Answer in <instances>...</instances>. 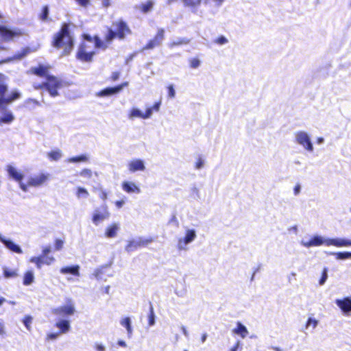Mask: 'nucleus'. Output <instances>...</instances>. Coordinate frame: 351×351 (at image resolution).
<instances>
[{
  "instance_id": "nucleus-1",
  "label": "nucleus",
  "mask_w": 351,
  "mask_h": 351,
  "mask_svg": "<svg viewBox=\"0 0 351 351\" xmlns=\"http://www.w3.org/2000/svg\"><path fill=\"white\" fill-rule=\"evenodd\" d=\"M106 29V33L104 35V40H101L100 37L95 38L97 45L103 47L108 48L114 40H124L132 34V30L130 25L122 18L113 21L111 27L107 26Z\"/></svg>"
},
{
  "instance_id": "nucleus-2",
  "label": "nucleus",
  "mask_w": 351,
  "mask_h": 351,
  "mask_svg": "<svg viewBox=\"0 0 351 351\" xmlns=\"http://www.w3.org/2000/svg\"><path fill=\"white\" fill-rule=\"evenodd\" d=\"M96 37L98 35L92 36L88 34L84 33L81 35V41L77 45L75 53V58L82 62H91L93 60L97 51L95 49L106 50V47H100L97 45Z\"/></svg>"
},
{
  "instance_id": "nucleus-3",
  "label": "nucleus",
  "mask_w": 351,
  "mask_h": 351,
  "mask_svg": "<svg viewBox=\"0 0 351 351\" xmlns=\"http://www.w3.org/2000/svg\"><path fill=\"white\" fill-rule=\"evenodd\" d=\"M51 45L56 49H62V56L71 54L74 47V39L71 35L67 23H63L60 29L53 35Z\"/></svg>"
},
{
  "instance_id": "nucleus-4",
  "label": "nucleus",
  "mask_w": 351,
  "mask_h": 351,
  "mask_svg": "<svg viewBox=\"0 0 351 351\" xmlns=\"http://www.w3.org/2000/svg\"><path fill=\"white\" fill-rule=\"evenodd\" d=\"M66 83L58 77L51 75H47L45 82L36 83L33 85L35 90H47L49 95L56 97L59 95L58 90L65 86Z\"/></svg>"
},
{
  "instance_id": "nucleus-5",
  "label": "nucleus",
  "mask_w": 351,
  "mask_h": 351,
  "mask_svg": "<svg viewBox=\"0 0 351 351\" xmlns=\"http://www.w3.org/2000/svg\"><path fill=\"white\" fill-rule=\"evenodd\" d=\"M302 245L306 247H311L313 246H320L323 244L326 245H334L335 247H347L351 246V240L345 239H330L324 240L320 236H314L308 241H302Z\"/></svg>"
},
{
  "instance_id": "nucleus-6",
  "label": "nucleus",
  "mask_w": 351,
  "mask_h": 351,
  "mask_svg": "<svg viewBox=\"0 0 351 351\" xmlns=\"http://www.w3.org/2000/svg\"><path fill=\"white\" fill-rule=\"evenodd\" d=\"M8 92V86L3 83H0V109L5 110L8 105L21 97V93L18 90H14L5 97Z\"/></svg>"
},
{
  "instance_id": "nucleus-7",
  "label": "nucleus",
  "mask_w": 351,
  "mask_h": 351,
  "mask_svg": "<svg viewBox=\"0 0 351 351\" xmlns=\"http://www.w3.org/2000/svg\"><path fill=\"white\" fill-rule=\"evenodd\" d=\"M50 252V246L44 247L42 250V254L40 256L32 257L30 262L34 263L38 269L41 268L43 265H51L55 261V258L52 256H48Z\"/></svg>"
},
{
  "instance_id": "nucleus-8",
  "label": "nucleus",
  "mask_w": 351,
  "mask_h": 351,
  "mask_svg": "<svg viewBox=\"0 0 351 351\" xmlns=\"http://www.w3.org/2000/svg\"><path fill=\"white\" fill-rule=\"evenodd\" d=\"M24 35V32L19 28L10 29L0 25V38L4 42H11Z\"/></svg>"
},
{
  "instance_id": "nucleus-9",
  "label": "nucleus",
  "mask_w": 351,
  "mask_h": 351,
  "mask_svg": "<svg viewBox=\"0 0 351 351\" xmlns=\"http://www.w3.org/2000/svg\"><path fill=\"white\" fill-rule=\"evenodd\" d=\"M49 179V174L48 173H40L35 175L29 178L26 184L21 183L20 188L25 192L27 191L28 188L38 187L43 185Z\"/></svg>"
},
{
  "instance_id": "nucleus-10",
  "label": "nucleus",
  "mask_w": 351,
  "mask_h": 351,
  "mask_svg": "<svg viewBox=\"0 0 351 351\" xmlns=\"http://www.w3.org/2000/svg\"><path fill=\"white\" fill-rule=\"evenodd\" d=\"M165 37V30L158 28L154 36L143 47L142 51L152 50L161 45Z\"/></svg>"
},
{
  "instance_id": "nucleus-11",
  "label": "nucleus",
  "mask_w": 351,
  "mask_h": 351,
  "mask_svg": "<svg viewBox=\"0 0 351 351\" xmlns=\"http://www.w3.org/2000/svg\"><path fill=\"white\" fill-rule=\"evenodd\" d=\"M109 217L108 208L106 204H103L95 210L92 216V221L95 225H97L102 221L108 219Z\"/></svg>"
},
{
  "instance_id": "nucleus-12",
  "label": "nucleus",
  "mask_w": 351,
  "mask_h": 351,
  "mask_svg": "<svg viewBox=\"0 0 351 351\" xmlns=\"http://www.w3.org/2000/svg\"><path fill=\"white\" fill-rule=\"evenodd\" d=\"M35 50L34 49L30 48L29 47H25L21 51L16 52L12 57H9L5 59L0 60V64L10 62L14 60H21L28 54L34 52Z\"/></svg>"
},
{
  "instance_id": "nucleus-13",
  "label": "nucleus",
  "mask_w": 351,
  "mask_h": 351,
  "mask_svg": "<svg viewBox=\"0 0 351 351\" xmlns=\"http://www.w3.org/2000/svg\"><path fill=\"white\" fill-rule=\"evenodd\" d=\"M52 313L58 316L65 317L72 315L75 313V308L73 305L69 302L66 305L61 306L53 308Z\"/></svg>"
},
{
  "instance_id": "nucleus-14",
  "label": "nucleus",
  "mask_w": 351,
  "mask_h": 351,
  "mask_svg": "<svg viewBox=\"0 0 351 351\" xmlns=\"http://www.w3.org/2000/svg\"><path fill=\"white\" fill-rule=\"evenodd\" d=\"M297 142L302 145L305 149L309 152H312L313 149V145L311 140L306 133L304 132H299L296 134Z\"/></svg>"
},
{
  "instance_id": "nucleus-15",
  "label": "nucleus",
  "mask_w": 351,
  "mask_h": 351,
  "mask_svg": "<svg viewBox=\"0 0 351 351\" xmlns=\"http://www.w3.org/2000/svg\"><path fill=\"white\" fill-rule=\"evenodd\" d=\"M128 85V82H125L114 87H107L101 90L97 95L99 97H106L119 93L125 86Z\"/></svg>"
},
{
  "instance_id": "nucleus-16",
  "label": "nucleus",
  "mask_w": 351,
  "mask_h": 351,
  "mask_svg": "<svg viewBox=\"0 0 351 351\" xmlns=\"http://www.w3.org/2000/svg\"><path fill=\"white\" fill-rule=\"evenodd\" d=\"M50 69V66L44 65L42 64H38L37 66L32 67L28 71L29 73L35 75L40 77H45L49 75L47 73Z\"/></svg>"
},
{
  "instance_id": "nucleus-17",
  "label": "nucleus",
  "mask_w": 351,
  "mask_h": 351,
  "mask_svg": "<svg viewBox=\"0 0 351 351\" xmlns=\"http://www.w3.org/2000/svg\"><path fill=\"white\" fill-rule=\"evenodd\" d=\"M128 169L130 173H134L138 171H143L145 169V166L143 160L134 159L128 163Z\"/></svg>"
},
{
  "instance_id": "nucleus-18",
  "label": "nucleus",
  "mask_w": 351,
  "mask_h": 351,
  "mask_svg": "<svg viewBox=\"0 0 351 351\" xmlns=\"http://www.w3.org/2000/svg\"><path fill=\"white\" fill-rule=\"evenodd\" d=\"M335 304L344 314L351 311V298L346 297L343 299H337Z\"/></svg>"
},
{
  "instance_id": "nucleus-19",
  "label": "nucleus",
  "mask_w": 351,
  "mask_h": 351,
  "mask_svg": "<svg viewBox=\"0 0 351 351\" xmlns=\"http://www.w3.org/2000/svg\"><path fill=\"white\" fill-rule=\"evenodd\" d=\"M121 188L127 193L138 194L141 193L140 187L133 182L123 181L121 183Z\"/></svg>"
},
{
  "instance_id": "nucleus-20",
  "label": "nucleus",
  "mask_w": 351,
  "mask_h": 351,
  "mask_svg": "<svg viewBox=\"0 0 351 351\" xmlns=\"http://www.w3.org/2000/svg\"><path fill=\"white\" fill-rule=\"evenodd\" d=\"M6 171L9 175V176L14 180L15 181L18 182L19 183V185L22 182V180L23 179V174L19 171L14 167L12 165H8L6 167Z\"/></svg>"
},
{
  "instance_id": "nucleus-21",
  "label": "nucleus",
  "mask_w": 351,
  "mask_h": 351,
  "mask_svg": "<svg viewBox=\"0 0 351 351\" xmlns=\"http://www.w3.org/2000/svg\"><path fill=\"white\" fill-rule=\"evenodd\" d=\"M152 116V108H147L145 113H142L137 108H132L129 113V118L134 119L135 117H139L143 119L149 118Z\"/></svg>"
},
{
  "instance_id": "nucleus-22",
  "label": "nucleus",
  "mask_w": 351,
  "mask_h": 351,
  "mask_svg": "<svg viewBox=\"0 0 351 351\" xmlns=\"http://www.w3.org/2000/svg\"><path fill=\"white\" fill-rule=\"evenodd\" d=\"M60 271L62 274H72L75 276H80V266L78 265L65 266L60 268Z\"/></svg>"
},
{
  "instance_id": "nucleus-23",
  "label": "nucleus",
  "mask_w": 351,
  "mask_h": 351,
  "mask_svg": "<svg viewBox=\"0 0 351 351\" xmlns=\"http://www.w3.org/2000/svg\"><path fill=\"white\" fill-rule=\"evenodd\" d=\"M2 269L3 276L6 279L15 278L19 276V270L16 268L12 269L6 266H3Z\"/></svg>"
},
{
  "instance_id": "nucleus-24",
  "label": "nucleus",
  "mask_w": 351,
  "mask_h": 351,
  "mask_svg": "<svg viewBox=\"0 0 351 351\" xmlns=\"http://www.w3.org/2000/svg\"><path fill=\"white\" fill-rule=\"evenodd\" d=\"M185 8L195 12L202 5L203 0H182Z\"/></svg>"
},
{
  "instance_id": "nucleus-25",
  "label": "nucleus",
  "mask_w": 351,
  "mask_h": 351,
  "mask_svg": "<svg viewBox=\"0 0 351 351\" xmlns=\"http://www.w3.org/2000/svg\"><path fill=\"white\" fill-rule=\"evenodd\" d=\"M1 241L5 245V247L7 248L10 250L11 251L18 253V254L22 253V250L21 249V247L19 245H17L16 244H15L11 240H8V239H5L3 238L1 239Z\"/></svg>"
},
{
  "instance_id": "nucleus-26",
  "label": "nucleus",
  "mask_w": 351,
  "mask_h": 351,
  "mask_svg": "<svg viewBox=\"0 0 351 351\" xmlns=\"http://www.w3.org/2000/svg\"><path fill=\"white\" fill-rule=\"evenodd\" d=\"M154 2L152 0H148L145 3L138 5V9L141 13L147 14L152 10Z\"/></svg>"
},
{
  "instance_id": "nucleus-27",
  "label": "nucleus",
  "mask_w": 351,
  "mask_h": 351,
  "mask_svg": "<svg viewBox=\"0 0 351 351\" xmlns=\"http://www.w3.org/2000/svg\"><path fill=\"white\" fill-rule=\"evenodd\" d=\"M232 332L242 338L246 337L248 335V330L246 327L239 322L237 323V327L233 329Z\"/></svg>"
},
{
  "instance_id": "nucleus-28",
  "label": "nucleus",
  "mask_w": 351,
  "mask_h": 351,
  "mask_svg": "<svg viewBox=\"0 0 351 351\" xmlns=\"http://www.w3.org/2000/svg\"><path fill=\"white\" fill-rule=\"evenodd\" d=\"M56 326L60 329V333H66L70 329L69 322L66 319H61L56 322Z\"/></svg>"
},
{
  "instance_id": "nucleus-29",
  "label": "nucleus",
  "mask_w": 351,
  "mask_h": 351,
  "mask_svg": "<svg viewBox=\"0 0 351 351\" xmlns=\"http://www.w3.org/2000/svg\"><path fill=\"white\" fill-rule=\"evenodd\" d=\"M120 324L122 326H123L124 328H126L127 332H128V336L129 337H130L132 334V327L131 325L130 318L128 317H125L123 318L120 321Z\"/></svg>"
},
{
  "instance_id": "nucleus-30",
  "label": "nucleus",
  "mask_w": 351,
  "mask_h": 351,
  "mask_svg": "<svg viewBox=\"0 0 351 351\" xmlns=\"http://www.w3.org/2000/svg\"><path fill=\"white\" fill-rule=\"evenodd\" d=\"M118 230V226L115 223L110 225L106 230L105 234L108 238L116 237Z\"/></svg>"
},
{
  "instance_id": "nucleus-31",
  "label": "nucleus",
  "mask_w": 351,
  "mask_h": 351,
  "mask_svg": "<svg viewBox=\"0 0 351 351\" xmlns=\"http://www.w3.org/2000/svg\"><path fill=\"white\" fill-rule=\"evenodd\" d=\"M34 277L32 271H27L26 272H25L23 280V283L24 285L28 286L31 285L34 282Z\"/></svg>"
},
{
  "instance_id": "nucleus-32",
  "label": "nucleus",
  "mask_w": 351,
  "mask_h": 351,
  "mask_svg": "<svg viewBox=\"0 0 351 351\" xmlns=\"http://www.w3.org/2000/svg\"><path fill=\"white\" fill-rule=\"evenodd\" d=\"M47 156L51 161H58L62 157V153L60 149H53L47 154Z\"/></svg>"
},
{
  "instance_id": "nucleus-33",
  "label": "nucleus",
  "mask_w": 351,
  "mask_h": 351,
  "mask_svg": "<svg viewBox=\"0 0 351 351\" xmlns=\"http://www.w3.org/2000/svg\"><path fill=\"white\" fill-rule=\"evenodd\" d=\"M190 39L186 38H180L176 40L172 41L169 44V47L173 48L176 46L188 45L190 43Z\"/></svg>"
},
{
  "instance_id": "nucleus-34",
  "label": "nucleus",
  "mask_w": 351,
  "mask_h": 351,
  "mask_svg": "<svg viewBox=\"0 0 351 351\" xmlns=\"http://www.w3.org/2000/svg\"><path fill=\"white\" fill-rule=\"evenodd\" d=\"M196 237L195 231L194 230H188L186 232L185 237H184V243L185 244L189 243L193 241Z\"/></svg>"
},
{
  "instance_id": "nucleus-35",
  "label": "nucleus",
  "mask_w": 351,
  "mask_h": 351,
  "mask_svg": "<svg viewBox=\"0 0 351 351\" xmlns=\"http://www.w3.org/2000/svg\"><path fill=\"white\" fill-rule=\"evenodd\" d=\"M49 8L47 5L42 7L41 12L38 15V19L42 21H48L49 19Z\"/></svg>"
},
{
  "instance_id": "nucleus-36",
  "label": "nucleus",
  "mask_w": 351,
  "mask_h": 351,
  "mask_svg": "<svg viewBox=\"0 0 351 351\" xmlns=\"http://www.w3.org/2000/svg\"><path fill=\"white\" fill-rule=\"evenodd\" d=\"M88 160V158L85 154L73 156V157L68 158V160H67V161L69 162H87Z\"/></svg>"
},
{
  "instance_id": "nucleus-37",
  "label": "nucleus",
  "mask_w": 351,
  "mask_h": 351,
  "mask_svg": "<svg viewBox=\"0 0 351 351\" xmlns=\"http://www.w3.org/2000/svg\"><path fill=\"white\" fill-rule=\"evenodd\" d=\"M136 241H137L139 247H145V246L148 245L149 243H152L154 241V239L152 237H148V238L140 237Z\"/></svg>"
},
{
  "instance_id": "nucleus-38",
  "label": "nucleus",
  "mask_w": 351,
  "mask_h": 351,
  "mask_svg": "<svg viewBox=\"0 0 351 351\" xmlns=\"http://www.w3.org/2000/svg\"><path fill=\"white\" fill-rule=\"evenodd\" d=\"M14 120V116L10 112H7L0 117V124L2 123H10Z\"/></svg>"
},
{
  "instance_id": "nucleus-39",
  "label": "nucleus",
  "mask_w": 351,
  "mask_h": 351,
  "mask_svg": "<svg viewBox=\"0 0 351 351\" xmlns=\"http://www.w3.org/2000/svg\"><path fill=\"white\" fill-rule=\"evenodd\" d=\"M139 248L137 241L132 240L128 242L125 246V250L128 252L135 251Z\"/></svg>"
},
{
  "instance_id": "nucleus-40",
  "label": "nucleus",
  "mask_w": 351,
  "mask_h": 351,
  "mask_svg": "<svg viewBox=\"0 0 351 351\" xmlns=\"http://www.w3.org/2000/svg\"><path fill=\"white\" fill-rule=\"evenodd\" d=\"M337 259H347L351 258V252H339L333 253Z\"/></svg>"
},
{
  "instance_id": "nucleus-41",
  "label": "nucleus",
  "mask_w": 351,
  "mask_h": 351,
  "mask_svg": "<svg viewBox=\"0 0 351 351\" xmlns=\"http://www.w3.org/2000/svg\"><path fill=\"white\" fill-rule=\"evenodd\" d=\"M75 194L77 198H80L82 197H86L89 195L88 191L85 188L81 186L77 188Z\"/></svg>"
},
{
  "instance_id": "nucleus-42",
  "label": "nucleus",
  "mask_w": 351,
  "mask_h": 351,
  "mask_svg": "<svg viewBox=\"0 0 351 351\" xmlns=\"http://www.w3.org/2000/svg\"><path fill=\"white\" fill-rule=\"evenodd\" d=\"M93 191H98L99 192V198L101 199L102 200L105 201V200L107 199V198H108V193H107L106 191L103 189L101 187L95 188L93 189Z\"/></svg>"
},
{
  "instance_id": "nucleus-43",
  "label": "nucleus",
  "mask_w": 351,
  "mask_h": 351,
  "mask_svg": "<svg viewBox=\"0 0 351 351\" xmlns=\"http://www.w3.org/2000/svg\"><path fill=\"white\" fill-rule=\"evenodd\" d=\"M154 308L152 306V304H150V307H149V315H148V322H149V326H153L155 323V319H154Z\"/></svg>"
},
{
  "instance_id": "nucleus-44",
  "label": "nucleus",
  "mask_w": 351,
  "mask_h": 351,
  "mask_svg": "<svg viewBox=\"0 0 351 351\" xmlns=\"http://www.w3.org/2000/svg\"><path fill=\"white\" fill-rule=\"evenodd\" d=\"M224 0H204L205 4L213 5L215 7L221 6Z\"/></svg>"
},
{
  "instance_id": "nucleus-45",
  "label": "nucleus",
  "mask_w": 351,
  "mask_h": 351,
  "mask_svg": "<svg viewBox=\"0 0 351 351\" xmlns=\"http://www.w3.org/2000/svg\"><path fill=\"white\" fill-rule=\"evenodd\" d=\"M32 322V317L29 315H26L23 319V322L28 330H31V324Z\"/></svg>"
},
{
  "instance_id": "nucleus-46",
  "label": "nucleus",
  "mask_w": 351,
  "mask_h": 351,
  "mask_svg": "<svg viewBox=\"0 0 351 351\" xmlns=\"http://www.w3.org/2000/svg\"><path fill=\"white\" fill-rule=\"evenodd\" d=\"M200 65V61L197 58H193L189 60V66L192 69H196Z\"/></svg>"
},
{
  "instance_id": "nucleus-47",
  "label": "nucleus",
  "mask_w": 351,
  "mask_h": 351,
  "mask_svg": "<svg viewBox=\"0 0 351 351\" xmlns=\"http://www.w3.org/2000/svg\"><path fill=\"white\" fill-rule=\"evenodd\" d=\"M64 245V240L56 239L54 241V250H60L62 249Z\"/></svg>"
},
{
  "instance_id": "nucleus-48",
  "label": "nucleus",
  "mask_w": 351,
  "mask_h": 351,
  "mask_svg": "<svg viewBox=\"0 0 351 351\" xmlns=\"http://www.w3.org/2000/svg\"><path fill=\"white\" fill-rule=\"evenodd\" d=\"M80 175L81 176H83V177H85V178H90L92 177V175H93V172L90 169H83L80 172Z\"/></svg>"
},
{
  "instance_id": "nucleus-49",
  "label": "nucleus",
  "mask_w": 351,
  "mask_h": 351,
  "mask_svg": "<svg viewBox=\"0 0 351 351\" xmlns=\"http://www.w3.org/2000/svg\"><path fill=\"white\" fill-rule=\"evenodd\" d=\"M214 43L222 45L228 43V39L223 36H220L214 40Z\"/></svg>"
},
{
  "instance_id": "nucleus-50",
  "label": "nucleus",
  "mask_w": 351,
  "mask_h": 351,
  "mask_svg": "<svg viewBox=\"0 0 351 351\" xmlns=\"http://www.w3.org/2000/svg\"><path fill=\"white\" fill-rule=\"evenodd\" d=\"M327 271H328V269L327 268H324L323 271H322V277L319 280V285H324L328 278V274H327Z\"/></svg>"
},
{
  "instance_id": "nucleus-51",
  "label": "nucleus",
  "mask_w": 351,
  "mask_h": 351,
  "mask_svg": "<svg viewBox=\"0 0 351 351\" xmlns=\"http://www.w3.org/2000/svg\"><path fill=\"white\" fill-rule=\"evenodd\" d=\"M317 325V321L315 319L308 318L306 324V328H308L309 326H312L313 328H315Z\"/></svg>"
},
{
  "instance_id": "nucleus-52",
  "label": "nucleus",
  "mask_w": 351,
  "mask_h": 351,
  "mask_svg": "<svg viewBox=\"0 0 351 351\" xmlns=\"http://www.w3.org/2000/svg\"><path fill=\"white\" fill-rule=\"evenodd\" d=\"M168 96L170 98H173L176 95V92L172 84H170L167 86Z\"/></svg>"
},
{
  "instance_id": "nucleus-53",
  "label": "nucleus",
  "mask_w": 351,
  "mask_h": 351,
  "mask_svg": "<svg viewBox=\"0 0 351 351\" xmlns=\"http://www.w3.org/2000/svg\"><path fill=\"white\" fill-rule=\"evenodd\" d=\"M78 5L83 8H86L88 5H90L91 0H75Z\"/></svg>"
},
{
  "instance_id": "nucleus-54",
  "label": "nucleus",
  "mask_w": 351,
  "mask_h": 351,
  "mask_svg": "<svg viewBox=\"0 0 351 351\" xmlns=\"http://www.w3.org/2000/svg\"><path fill=\"white\" fill-rule=\"evenodd\" d=\"M204 166V160L202 157H199L195 164V167L197 169H199Z\"/></svg>"
},
{
  "instance_id": "nucleus-55",
  "label": "nucleus",
  "mask_w": 351,
  "mask_h": 351,
  "mask_svg": "<svg viewBox=\"0 0 351 351\" xmlns=\"http://www.w3.org/2000/svg\"><path fill=\"white\" fill-rule=\"evenodd\" d=\"M119 76H120V73L119 71H114L111 74V75L110 77V80L112 82H115L119 78Z\"/></svg>"
},
{
  "instance_id": "nucleus-56",
  "label": "nucleus",
  "mask_w": 351,
  "mask_h": 351,
  "mask_svg": "<svg viewBox=\"0 0 351 351\" xmlns=\"http://www.w3.org/2000/svg\"><path fill=\"white\" fill-rule=\"evenodd\" d=\"M160 105H161V101L155 102L154 104L152 106V107L149 108H152V113L153 112V111L158 112L160 110Z\"/></svg>"
},
{
  "instance_id": "nucleus-57",
  "label": "nucleus",
  "mask_w": 351,
  "mask_h": 351,
  "mask_svg": "<svg viewBox=\"0 0 351 351\" xmlns=\"http://www.w3.org/2000/svg\"><path fill=\"white\" fill-rule=\"evenodd\" d=\"M58 333H49L47 335V340H53L58 337Z\"/></svg>"
},
{
  "instance_id": "nucleus-58",
  "label": "nucleus",
  "mask_w": 351,
  "mask_h": 351,
  "mask_svg": "<svg viewBox=\"0 0 351 351\" xmlns=\"http://www.w3.org/2000/svg\"><path fill=\"white\" fill-rule=\"evenodd\" d=\"M95 348L97 351H105L104 346L100 343H95Z\"/></svg>"
},
{
  "instance_id": "nucleus-59",
  "label": "nucleus",
  "mask_w": 351,
  "mask_h": 351,
  "mask_svg": "<svg viewBox=\"0 0 351 351\" xmlns=\"http://www.w3.org/2000/svg\"><path fill=\"white\" fill-rule=\"evenodd\" d=\"M124 204H125V202L123 199L117 200V201H115V202H114L115 206L118 208H121L123 206Z\"/></svg>"
},
{
  "instance_id": "nucleus-60",
  "label": "nucleus",
  "mask_w": 351,
  "mask_h": 351,
  "mask_svg": "<svg viewBox=\"0 0 351 351\" xmlns=\"http://www.w3.org/2000/svg\"><path fill=\"white\" fill-rule=\"evenodd\" d=\"M240 346V342L237 341L234 346L230 349V351H237L238 348Z\"/></svg>"
},
{
  "instance_id": "nucleus-61",
  "label": "nucleus",
  "mask_w": 351,
  "mask_h": 351,
  "mask_svg": "<svg viewBox=\"0 0 351 351\" xmlns=\"http://www.w3.org/2000/svg\"><path fill=\"white\" fill-rule=\"evenodd\" d=\"M5 334V328L4 325L2 322L0 321V335H3Z\"/></svg>"
},
{
  "instance_id": "nucleus-62",
  "label": "nucleus",
  "mask_w": 351,
  "mask_h": 351,
  "mask_svg": "<svg viewBox=\"0 0 351 351\" xmlns=\"http://www.w3.org/2000/svg\"><path fill=\"white\" fill-rule=\"evenodd\" d=\"M102 5L104 8H108L110 5V0H103Z\"/></svg>"
},
{
  "instance_id": "nucleus-63",
  "label": "nucleus",
  "mask_w": 351,
  "mask_h": 351,
  "mask_svg": "<svg viewBox=\"0 0 351 351\" xmlns=\"http://www.w3.org/2000/svg\"><path fill=\"white\" fill-rule=\"evenodd\" d=\"M300 191V184H297L294 187V194L295 195H298V194H299Z\"/></svg>"
},
{
  "instance_id": "nucleus-64",
  "label": "nucleus",
  "mask_w": 351,
  "mask_h": 351,
  "mask_svg": "<svg viewBox=\"0 0 351 351\" xmlns=\"http://www.w3.org/2000/svg\"><path fill=\"white\" fill-rule=\"evenodd\" d=\"M117 344L121 347H126V343L123 340H119L118 342H117Z\"/></svg>"
}]
</instances>
